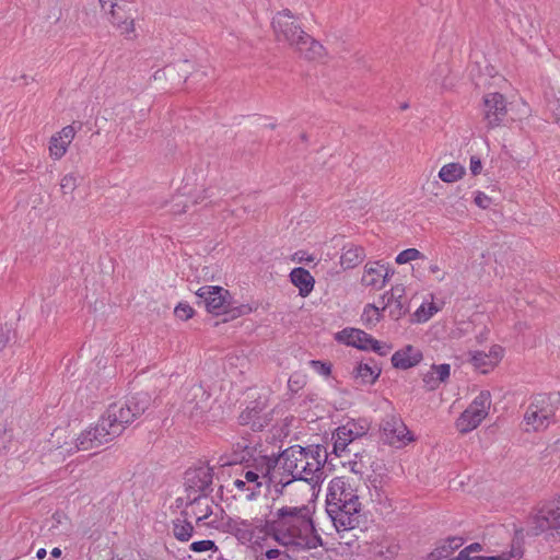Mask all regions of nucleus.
Returning <instances> with one entry per match:
<instances>
[{"label":"nucleus","instance_id":"obj_1","mask_svg":"<svg viewBox=\"0 0 560 560\" xmlns=\"http://www.w3.org/2000/svg\"><path fill=\"white\" fill-rule=\"evenodd\" d=\"M225 532L233 535L241 544L250 542L257 532L293 551L315 549L323 545L307 505L282 506L272 513L270 520L265 521L229 518L225 523Z\"/></svg>","mask_w":560,"mask_h":560},{"label":"nucleus","instance_id":"obj_2","mask_svg":"<svg viewBox=\"0 0 560 560\" xmlns=\"http://www.w3.org/2000/svg\"><path fill=\"white\" fill-rule=\"evenodd\" d=\"M327 460V450L319 445H292L283 450L276 459L269 460L264 475L275 481L276 491L282 493L284 487L294 481H305L315 486L322 480Z\"/></svg>","mask_w":560,"mask_h":560},{"label":"nucleus","instance_id":"obj_3","mask_svg":"<svg viewBox=\"0 0 560 560\" xmlns=\"http://www.w3.org/2000/svg\"><path fill=\"white\" fill-rule=\"evenodd\" d=\"M360 511L361 502L350 481L345 477L334 478L328 486L326 512L340 539H345V533L359 527Z\"/></svg>","mask_w":560,"mask_h":560},{"label":"nucleus","instance_id":"obj_4","mask_svg":"<svg viewBox=\"0 0 560 560\" xmlns=\"http://www.w3.org/2000/svg\"><path fill=\"white\" fill-rule=\"evenodd\" d=\"M272 30L278 43L284 44L306 60H322L324 46L307 34L289 9L278 12L272 18Z\"/></svg>","mask_w":560,"mask_h":560},{"label":"nucleus","instance_id":"obj_5","mask_svg":"<svg viewBox=\"0 0 560 560\" xmlns=\"http://www.w3.org/2000/svg\"><path fill=\"white\" fill-rule=\"evenodd\" d=\"M151 395L147 392H139L124 401H115L104 412L113 425L120 429L122 433L126 427L132 423L139 416L150 407Z\"/></svg>","mask_w":560,"mask_h":560},{"label":"nucleus","instance_id":"obj_6","mask_svg":"<svg viewBox=\"0 0 560 560\" xmlns=\"http://www.w3.org/2000/svg\"><path fill=\"white\" fill-rule=\"evenodd\" d=\"M120 434V429L113 425V422L107 420V416L103 413L94 427L83 431L79 435L75 442V450L91 451L98 448L104 444L112 442Z\"/></svg>","mask_w":560,"mask_h":560},{"label":"nucleus","instance_id":"obj_7","mask_svg":"<svg viewBox=\"0 0 560 560\" xmlns=\"http://www.w3.org/2000/svg\"><path fill=\"white\" fill-rule=\"evenodd\" d=\"M185 497L176 499V506L182 508L185 500L195 495H210L212 492L213 468L208 465L189 468L185 472Z\"/></svg>","mask_w":560,"mask_h":560},{"label":"nucleus","instance_id":"obj_8","mask_svg":"<svg viewBox=\"0 0 560 560\" xmlns=\"http://www.w3.org/2000/svg\"><path fill=\"white\" fill-rule=\"evenodd\" d=\"M557 406L549 394L536 395L524 415V421L527 428L526 431H540L550 424L555 416Z\"/></svg>","mask_w":560,"mask_h":560},{"label":"nucleus","instance_id":"obj_9","mask_svg":"<svg viewBox=\"0 0 560 560\" xmlns=\"http://www.w3.org/2000/svg\"><path fill=\"white\" fill-rule=\"evenodd\" d=\"M491 406V395L488 390H482L463 411L456 421V428L460 433H468L476 429L487 417Z\"/></svg>","mask_w":560,"mask_h":560},{"label":"nucleus","instance_id":"obj_10","mask_svg":"<svg viewBox=\"0 0 560 560\" xmlns=\"http://www.w3.org/2000/svg\"><path fill=\"white\" fill-rule=\"evenodd\" d=\"M381 439L384 443L394 446L402 447L409 442L413 441V436L408 430L398 415H386L380 424Z\"/></svg>","mask_w":560,"mask_h":560},{"label":"nucleus","instance_id":"obj_11","mask_svg":"<svg viewBox=\"0 0 560 560\" xmlns=\"http://www.w3.org/2000/svg\"><path fill=\"white\" fill-rule=\"evenodd\" d=\"M533 533L539 535L546 530L560 532V497L549 500L538 509L533 517Z\"/></svg>","mask_w":560,"mask_h":560},{"label":"nucleus","instance_id":"obj_12","mask_svg":"<svg viewBox=\"0 0 560 560\" xmlns=\"http://www.w3.org/2000/svg\"><path fill=\"white\" fill-rule=\"evenodd\" d=\"M211 395L201 386H190L184 397L183 410L189 418L199 420L211 409Z\"/></svg>","mask_w":560,"mask_h":560},{"label":"nucleus","instance_id":"obj_13","mask_svg":"<svg viewBox=\"0 0 560 560\" xmlns=\"http://www.w3.org/2000/svg\"><path fill=\"white\" fill-rule=\"evenodd\" d=\"M196 295L201 300L209 313L220 315L229 312L231 295L222 287H201L197 290Z\"/></svg>","mask_w":560,"mask_h":560},{"label":"nucleus","instance_id":"obj_14","mask_svg":"<svg viewBox=\"0 0 560 560\" xmlns=\"http://www.w3.org/2000/svg\"><path fill=\"white\" fill-rule=\"evenodd\" d=\"M506 114V100L501 93L494 92L483 96V120L487 128L500 126Z\"/></svg>","mask_w":560,"mask_h":560},{"label":"nucleus","instance_id":"obj_15","mask_svg":"<svg viewBox=\"0 0 560 560\" xmlns=\"http://www.w3.org/2000/svg\"><path fill=\"white\" fill-rule=\"evenodd\" d=\"M240 424L250 425L253 431L262 430L271 421L270 413L266 411V406L262 401H250L244 411L238 417Z\"/></svg>","mask_w":560,"mask_h":560},{"label":"nucleus","instance_id":"obj_16","mask_svg":"<svg viewBox=\"0 0 560 560\" xmlns=\"http://www.w3.org/2000/svg\"><path fill=\"white\" fill-rule=\"evenodd\" d=\"M183 506L182 516L195 518L197 524L213 514V500L210 495H195L190 500H185Z\"/></svg>","mask_w":560,"mask_h":560},{"label":"nucleus","instance_id":"obj_17","mask_svg":"<svg viewBox=\"0 0 560 560\" xmlns=\"http://www.w3.org/2000/svg\"><path fill=\"white\" fill-rule=\"evenodd\" d=\"M506 23L511 31L522 40L532 38L537 27L534 20L525 11H513L506 14Z\"/></svg>","mask_w":560,"mask_h":560},{"label":"nucleus","instance_id":"obj_18","mask_svg":"<svg viewBox=\"0 0 560 560\" xmlns=\"http://www.w3.org/2000/svg\"><path fill=\"white\" fill-rule=\"evenodd\" d=\"M393 275L394 270L385 267L381 261H372L364 266L361 282L365 287L382 289Z\"/></svg>","mask_w":560,"mask_h":560},{"label":"nucleus","instance_id":"obj_19","mask_svg":"<svg viewBox=\"0 0 560 560\" xmlns=\"http://www.w3.org/2000/svg\"><path fill=\"white\" fill-rule=\"evenodd\" d=\"M75 136L73 126H66L58 133L54 135L49 140V154L52 159H61Z\"/></svg>","mask_w":560,"mask_h":560},{"label":"nucleus","instance_id":"obj_20","mask_svg":"<svg viewBox=\"0 0 560 560\" xmlns=\"http://www.w3.org/2000/svg\"><path fill=\"white\" fill-rule=\"evenodd\" d=\"M336 339L347 346L355 347L360 350H369V343L372 336L357 328H345L337 332Z\"/></svg>","mask_w":560,"mask_h":560},{"label":"nucleus","instance_id":"obj_21","mask_svg":"<svg viewBox=\"0 0 560 560\" xmlns=\"http://www.w3.org/2000/svg\"><path fill=\"white\" fill-rule=\"evenodd\" d=\"M422 360L420 350L412 346H407L401 350L396 351L392 357L394 368L407 370L417 365Z\"/></svg>","mask_w":560,"mask_h":560},{"label":"nucleus","instance_id":"obj_22","mask_svg":"<svg viewBox=\"0 0 560 560\" xmlns=\"http://www.w3.org/2000/svg\"><path fill=\"white\" fill-rule=\"evenodd\" d=\"M126 2H117V5L109 11L112 23L116 25L122 34H129L135 31L133 18L128 13Z\"/></svg>","mask_w":560,"mask_h":560},{"label":"nucleus","instance_id":"obj_23","mask_svg":"<svg viewBox=\"0 0 560 560\" xmlns=\"http://www.w3.org/2000/svg\"><path fill=\"white\" fill-rule=\"evenodd\" d=\"M291 282L299 289L301 296H307L314 289L315 279L308 270L296 267L290 272Z\"/></svg>","mask_w":560,"mask_h":560},{"label":"nucleus","instance_id":"obj_24","mask_svg":"<svg viewBox=\"0 0 560 560\" xmlns=\"http://www.w3.org/2000/svg\"><path fill=\"white\" fill-rule=\"evenodd\" d=\"M365 249L362 246L350 244L343 247L340 256V265L343 269H352L359 266L365 258Z\"/></svg>","mask_w":560,"mask_h":560},{"label":"nucleus","instance_id":"obj_25","mask_svg":"<svg viewBox=\"0 0 560 560\" xmlns=\"http://www.w3.org/2000/svg\"><path fill=\"white\" fill-rule=\"evenodd\" d=\"M188 518L180 515L173 520V535L182 542L188 541L194 534V526Z\"/></svg>","mask_w":560,"mask_h":560},{"label":"nucleus","instance_id":"obj_26","mask_svg":"<svg viewBox=\"0 0 560 560\" xmlns=\"http://www.w3.org/2000/svg\"><path fill=\"white\" fill-rule=\"evenodd\" d=\"M354 377L360 378L363 384H373L381 374V369L374 364L360 363L353 371Z\"/></svg>","mask_w":560,"mask_h":560},{"label":"nucleus","instance_id":"obj_27","mask_svg":"<svg viewBox=\"0 0 560 560\" xmlns=\"http://www.w3.org/2000/svg\"><path fill=\"white\" fill-rule=\"evenodd\" d=\"M465 167L459 163H448L441 167L439 177L444 183H453L463 177Z\"/></svg>","mask_w":560,"mask_h":560},{"label":"nucleus","instance_id":"obj_28","mask_svg":"<svg viewBox=\"0 0 560 560\" xmlns=\"http://www.w3.org/2000/svg\"><path fill=\"white\" fill-rule=\"evenodd\" d=\"M244 481H247L250 487L246 488L247 493L245 494V499L250 501L256 498V495L260 492V488L264 483L262 480H260V475L257 471L254 470H247L244 474Z\"/></svg>","mask_w":560,"mask_h":560},{"label":"nucleus","instance_id":"obj_29","mask_svg":"<svg viewBox=\"0 0 560 560\" xmlns=\"http://www.w3.org/2000/svg\"><path fill=\"white\" fill-rule=\"evenodd\" d=\"M337 432H339L341 436L350 439V442L353 443L355 439L363 436L366 433V430L364 427H360L355 422L349 421L346 424L339 427Z\"/></svg>","mask_w":560,"mask_h":560},{"label":"nucleus","instance_id":"obj_30","mask_svg":"<svg viewBox=\"0 0 560 560\" xmlns=\"http://www.w3.org/2000/svg\"><path fill=\"white\" fill-rule=\"evenodd\" d=\"M462 546V539L460 538H451L448 539V545H443L441 547L435 548L430 555L429 560H438L443 557H447V555L459 548Z\"/></svg>","mask_w":560,"mask_h":560},{"label":"nucleus","instance_id":"obj_31","mask_svg":"<svg viewBox=\"0 0 560 560\" xmlns=\"http://www.w3.org/2000/svg\"><path fill=\"white\" fill-rule=\"evenodd\" d=\"M397 300H405V288L401 284L393 287L390 291H387L382 295V301L384 303L382 311H385L386 306H392L393 302H396Z\"/></svg>","mask_w":560,"mask_h":560},{"label":"nucleus","instance_id":"obj_32","mask_svg":"<svg viewBox=\"0 0 560 560\" xmlns=\"http://www.w3.org/2000/svg\"><path fill=\"white\" fill-rule=\"evenodd\" d=\"M469 354H470V362L472 363V365L477 370H480L481 373L486 374L490 370L493 369V368L489 366V358H488V354L486 352H483V351H472Z\"/></svg>","mask_w":560,"mask_h":560},{"label":"nucleus","instance_id":"obj_33","mask_svg":"<svg viewBox=\"0 0 560 560\" xmlns=\"http://www.w3.org/2000/svg\"><path fill=\"white\" fill-rule=\"evenodd\" d=\"M334 453L337 456H342V453H351L354 450H351L349 446L352 444L350 442V439H347L346 436H341L339 432L336 431L334 434Z\"/></svg>","mask_w":560,"mask_h":560},{"label":"nucleus","instance_id":"obj_34","mask_svg":"<svg viewBox=\"0 0 560 560\" xmlns=\"http://www.w3.org/2000/svg\"><path fill=\"white\" fill-rule=\"evenodd\" d=\"M381 319V310L373 305L368 304L364 307L363 314H362V320L366 326L375 325Z\"/></svg>","mask_w":560,"mask_h":560},{"label":"nucleus","instance_id":"obj_35","mask_svg":"<svg viewBox=\"0 0 560 560\" xmlns=\"http://www.w3.org/2000/svg\"><path fill=\"white\" fill-rule=\"evenodd\" d=\"M439 310L434 303H430L428 305L422 304L415 313L416 320L418 323H424L429 320Z\"/></svg>","mask_w":560,"mask_h":560},{"label":"nucleus","instance_id":"obj_36","mask_svg":"<svg viewBox=\"0 0 560 560\" xmlns=\"http://www.w3.org/2000/svg\"><path fill=\"white\" fill-rule=\"evenodd\" d=\"M420 258H423V255L420 250L417 248H407L396 256L395 261L398 265H402Z\"/></svg>","mask_w":560,"mask_h":560},{"label":"nucleus","instance_id":"obj_37","mask_svg":"<svg viewBox=\"0 0 560 560\" xmlns=\"http://www.w3.org/2000/svg\"><path fill=\"white\" fill-rule=\"evenodd\" d=\"M448 73V68L446 65L436 66L434 72L431 74L430 83L438 86H445V79Z\"/></svg>","mask_w":560,"mask_h":560},{"label":"nucleus","instance_id":"obj_38","mask_svg":"<svg viewBox=\"0 0 560 560\" xmlns=\"http://www.w3.org/2000/svg\"><path fill=\"white\" fill-rule=\"evenodd\" d=\"M257 560H294L291 556L288 555L287 551H282L280 549L271 548L266 552H262Z\"/></svg>","mask_w":560,"mask_h":560},{"label":"nucleus","instance_id":"obj_39","mask_svg":"<svg viewBox=\"0 0 560 560\" xmlns=\"http://www.w3.org/2000/svg\"><path fill=\"white\" fill-rule=\"evenodd\" d=\"M78 178L74 173H69L61 178L60 188L63 195L71 194L77 188Z\"/></svg>","mask_w":560,"mask_h":560},{"label":"nucleus","instance_id":"obj_40","mask_svg":"<svg viewBox=\"0 0 560 560\" xmlns=\"http://www.w3.org/2000/svg\"><path fill=\"white\" fill-rule=\"evenodd\" d=\"M387 307L389 308V316L395 320H398L408 312L406 300H397L396 302H393L392 306Z\"/></svg>","mask_w":560,"mask_h":560},{"label":"nucleus","instance_id":"obj_41","mask_svg":"<svg viewBox=\"0 0 560 560\" xmlns=\"http://www.w3.org/2000/svg\"><path fill=\"white\" fill-rule=\"evenodd\" d=\"M189 549L194 552L218 551V546L213 540L205 539L191 542Z\"/></svg>","mask_w":560,"mask_h":560},{"label":"nucleus","instance_id":"obj_42","mask_svg":"<svg viewBox=\"0 0 560 560\" xmlns=\"http://www.w3.org/2000/svg\"><path fill=\"white\" fill-rule=\"evenodd\" d=\"M277 456H271V457H268V456H262L260 458V462L256 464L255 466V470L254 471H257L259 472L260 475V479L266 483V485H273L275 486V481L270 480L269 479V476H265L264 475V468L267 467V465H269V460L271 459H276Z\"/></svg>","mask_w":560,"mask_h":560},{"label":"nucleus","instance_id":"obj_43","mask_svg":"<svg viewBox=\"0 0 560 560\" xmlns=\"http://www.w3.org/2000/svg\"><path fill=\"white\" fill-rule=\"evenodd\" d=\"M354 459L349 460L350 470L355 474L362 476L364 474V463L363 455L359 454L357 451H353Z\"/></svg>","mask_w":560,"mask_h":560},{"label":"nucleus","instance_id":"obj_44","mask_svg":"<svg viewBox=\"0 0 560 560\" xmlns=\"http://www.w3.org/2000/svg\"><path fill=\"white\" fill-rule=\"evenodd\" d=\"M174 314L176 317H178L179 319L182 320H187L189 318L192 317L194 315V310L190 305L188 304H185V303H179L175 310H174Z\"/></svg>","mask_w":560,"mask_h":560},{"label":"nucleus","instance_id":"obj_45","mask_svg":"<svg viewBox=\"0 0 560 560\" xmlns=\"http://www.w3.org/2000/svg\"><path fill=\"white\" fill-rule=\"evenodd\" d=\"M487 354L489 358V366L494 368L503 357V348L499 345H494Z\"/></svg>","mask_w":560,"mask_h":560},{"label":"nucleus","instance_id":"obj_46","mask_svg":"<svg viewBox=\"0 0 560 560\" xmlns=\"http://www.w3.org/2000/svg\"><path fill=\"white\" fill-rule=\"evenodd\" d=\"M433 372L436 374V380L441 383L445 382L450 377L451 366L450 364L432 365Z\"/></svg>","mask_w":560,"mask_h":560},{"label":"nucleus","instance_id":"obj_47","mask_svg":"<svg viewBox=\"0 0 560 560\" xmlns=\"http://www.w3.org/2000/svg\"><path fill=\"white\" fill-rule=\"evenodd\" d=\"M311 365L314 368V370L325 376H328L331 373V365L324 363L322 361L312 360Z\"/></svg>","mask_w":560,"mask_h":560},{"label":"nucleus","instance_id":"obj_48","mask_svg":"<svg viewBox=\"0 0 560 560\" xmlns=\"http://www.w3.org/2000/svg\"><path fill=\"white\" fill-rule=\"evenodd\" d=\"M433 370L431 372H428L423 375V383L427 386L428 390H434L439 387L440 382L436 380V376H434Z\"/></svg>","mask_w":560,"mask_h":560},{"label":"nucleus","instance_id":"obj_49","mask_svg":"<svg viewBox=\"0 0 560 560\" xmlns=\"http://www.w3.org/2000/svg\"><path fill=\"white\" fill-rule=\"evenodd\" d=\"M369 349H372L380 355H386L389 352L390 347L386 346V345H382L378 340H376L372 337V341H370V343H369Z\"/></svg>","mask_w":560,"mask_h":560},{"label":"nucleus","instance_id":"obj_50","mask_svg":"<svg viewBox=\"0 0 560 560\" xmlns=\"http://www.w3.org/2000/svg\"><path fill=\"white\" fill-rule=\"evenodd\" d=\"M474 201L481 209H488L491 205V198L482 191L476 194Z\"/></svg>","mask_w":560,"mask_h":560},{"label":"nucleus","instance_id":"obj_51","mask_svg":"<svg viewBox=\"0 0 560 560\" xmlns=\"http://www.w3.org/2000/svg\"><path fill=\"white\" fill-rule=\"evenodd\" d=\"M482 170V165H481V161L479 158L472 155L470 158V172L472 175H478L480 174Z\"/></svg>","mask_w":560,"mask_h":560},{"label":"nucleus","instance_id":"obj_52","mask_svg":"<svg viewBox=\"0 0 560 560\" xmlns=\"http://www.w3.org/2000/svg\"><path fill=\"white\" fill-rule=\"evenodd\" d=\"M9 328L7 326L0 325V350H2L9 342Z\"/></svg>","mask_w":560,"mask_h":560},{"label":"nucleus","instance_id":"obj_53","mask_svg":"<svg viewBox=\"0 0 560 560\" xmlns=\"http://www.w3.org/2000/svg\"><path fill=\"white\" fill-rule=\"evenodd\" d=\"M429 271L433 275H436V279L439 281H443L445 279V272L441 269L438 264H431L429 266Z\"/></svg>","mask_w":560,"mask_h":560},{"label":"nucleus","instance_id":"obj_54","mask_svg":"<svg viewBox=\"0 0 560 560\" xmlns=\"http://www.w3.org/2000/svg\"><path fill=\"white\" fill-rule=\"evenodd\" d=\"M104 11H110L117 5L118 0H98Z\"/></svg>","mask_w":560,"mask_h":560},{"label":"nucleus","instance_id":"obj_55","mask_svg":"<svg viewBox=\"0 0 560 560\" xmlns=\"http://www.w3.org/2000/svg\"><path fill=\"white\" fill-rule=\"evenodd\" d=\"M234 486L240 492H244V495L247 493L246 488L250 487V485H248L247 481H244L243 479H236L234 481Z\"/></svg>","mask_w":560,"mask_h":560},{"label":"nucleus","instance_id":"obj_56","mask_svg":"<svg viewBox=\"0 0 560 560\" xmlns=\"http://www.w3.org/2000/svg\"><path fill=\"white\" fill-rule=\"evenodd\" d=\"M236 446H237V450H241V451H242V453H246V454H241V455L238 456V458H237V459H240V460H244V459H245V457H246V455H248V454H249V452H247V450H248V444L246 443V441H243V442L237 443V444H236Z\"/></svg>","mask_w":560,"mask_h":560},{"label":"nucleus","instance_id":"obj_57","mask_svg":"<svg viewBox=\"0 0 560 560\" xmlns=\"http://www.w3.org/2000/svg\"><path fill=\"white\" fill-rule=\"evenodd\" d=\"M464 550H467V555L470 556V552H476L481 550V545L478 542H474L466 547Z\"/></svg>","mask_w":560,"mask_h":560},{"label":"nucleus","instance_id":"obj_58","mask_svg":"<svg viewBox=\"0 0 560 560\" xmlns=\"http://www.w3.org/2000/svg\"><path fill=\"white\" fill-rule=\"evenodd\" d=\"M448 560H469V556L467 555V550H462L457 557L451 558Z\"/></svg>","mask_w":560,"mask_h":560},{"label":"nucleus","instance_id":"obj_59","mask_svg":"<svg viewBox=\"0 0 560 560\" xmlns=\"http://www.w3.org/2000/svg\"><path fill=\"white\" fill-rule=\"evenodd\" d=\"M288 385H289L290 389H292V390H295L296 388L300 387L299 381L293 380V377L289 378Z\"/></svg>","mask_w":560,"mask_h":560},{"label":"nucleus","instance_id":"obj_60","mask_svg":"<svg viewBox=\"0 0 560 560\" xmlns=\"http://www.w3.org/2000/svg\"><path fill=\"white\" fill-rule=\"evenodd\" d=\"M551 452H560V439L557 440L551 446Z\"/></svg>","mask_w":560,"mask_h":560},{"label":"nucleus","instance_id":"obj_61","mask_svg":"<svg viewBox=\"0 0 560 560\" xmlns=\"http://www.w3.org/2000/svg\"><path fill=\"white\" fill-rule=\"evenodd\" d=\"M36 557H37L38 559H44V558L46 557V549L40 548V549L37 551Z\"/></svg>","mask_w":560,"mask_h":560},{"label":"nucleus","instance_id":"obj_62","mask_svg":"<svg viewBox=\"0 0 560 560\" xmlns=\"http://www.w3.org/2000/svg\"><path fill=\"white\" fill-rule=\"evenodd\" d=\"M51 556H52L54 558H59V557L61 556V550H60L59 548H54V549L51 550Z\"/></svg>","mask_w":560,"mask_h":560},{"label":"nucleus","instance_id":"obj_63","mask_svg":"<svg viewBox=\"0 0 560 560\" xmlns=\"http://www.w3.org/2000/svg\"><path fill=\"white\" fill-rule=\"evenodd\" d=\"M206 525L208 527H213V528H218V524H217V521L215 520H210L209 522L206 523Z\"/></svg>","mask_w":560,"mask_h":560},{"label":"nucleus","instance_id":"obj_64","mask_svg":"<svg viewBox=\"0 0 560 560\" xmlns=\"http://www.w3.org/2000/svg\"><path fill=\"white\" fill-rule=\"evenodd\" d=\"M556 121L560 125V107L555 110Z\"/></svg>","mask_w":560,"mask_h":560}]
</instances>
